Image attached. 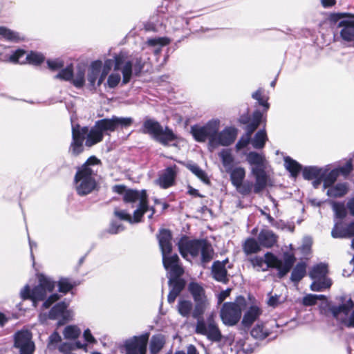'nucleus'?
<instances>
[{
  "instance_id": "f257e3e1",
  "label": "nucleus",
  "mask_w": 354,
  "mask_h": 354,
  "mask_svg": "<svg viewBox=\"0 0 354 354\" xmlns=\"http://www.w3.org/2000/svg\"><path fill=\"white\" fill-rule=\"evenodd\" d=\"M113 190L119 194H123V201L126 203L138 202V207L134 210L133 216L125 210L117 209L114 211V215L120 220L126 221L131 224L140 222L144 214L149 208L146 190L127 189L126 187L122 185H115Z\"/></svg>"
},
{
  "instance_id": "f03ea898",
  "label": "nucleus",
  "mask_w": 354,
  "mask_h": 354,
  "mask_svg": "<svg viewBox=\"0 0 354 354\" xmlns=\"http://www.w3.org/2000/svg\"><path fill=\"white\" fill-rule=\"evenodd\" d=\"M100 163L95 156H91L83 165L77 167L73 186L79 196H84L97 190V177Z\"/></svg>"
},
{
  "instance_id": "7ed1b4c3",
  "label": "nucleus",
  "mask_w": 354,
  "mask_h": 354,
  "mask_svg": "<svg viewBox=\"0 0 354 354\" xmlns=\"http://www.w3.org/2000/svg\"><path fill=\"white\" fill-rule=\"evenodd\" d=\"M113 67L114 71L122 72V84H127L130 82L133 72L136 76L140 75L144 64L140 57L129 58L125 53H120L113 59H106L101 70L109 73Z\"/></svg>"
},
{
  "instance_id": "20e7f679",
  "label": "nucleus",
  "mask_w": 354,
  "mask_h": 354,
  "mask_svg": "<svg viewBox=\"0 0 354 354\" xmlns=\"http://www.w3.org/2000/svg\"><path fill=\"white\" fill-rule=\"evenodd\" d=\"M181 256L188 260V256L193 258L200 257L201 264L205 267L214 257V250L212 245L205 239L189 240L186 236L182 237L178 243Z\"/></svg>"
},
{
  "instance_id": "39448f33",
  "label": "nucleus",
  "mask_w": 354,
  "mask_h": 354,
  "mask_svg": "<svg viewBox=\"0 0 354 354\" xmlns=\"http://www.w3.org/2000/svg\"><path fill=\"white\" fill-rule=\"evenodd\" d=\"M162 257V263L169 277H180L184 270L179 263L178 254H171L172 250L171 234L168 230H161L158 236Z\"/></svg>"
},
{
  "instance_id": "423d86ee",
  "label": "nucleus",
  "mask_w": 354,
  "mask_h": 354,
  "mask_svg": "<svg viewBox=\"0 0 354 354\" xmlns=\"http://www.w3.org/2000/svg\"><path fill=\"white\" fill-rule=\"evenodd\" d=\"M39 283L33 289L30 290L29 286H26L21 290V296L23 299H30L33 306H37V303L44 300L47 295L53 291L55 288V282L44 274H40L38 277Z\"/></svg>"
},
{
  "instance_id": "0eeeda50",
  "label": "nucleus",
  "mask_w": 354,
  "mask_h": 354,
  "mask_svg": "<svg viewBox=\"0 0 354 354\" xmlns=\"http://www.w3.org/2000/svg\"><path fill=\"white\" fill-rule=\"evenodd\" d=\"M142 133L149 134L157 142L164 146L169 145V142L176 139V136L168 127L164 128L156 120L146 119L142 125Z\"/></svg>"
},
{
  "instance_id": "6e6552de",
  "label": "nucleus",
  "mask_w": 354,
  "mask_h": 354,
  "mask_svg": "<svg viewBox=\"0 0 354 354\" xmlns=\"http://www.w3.org/2000/svg\"><path fill=\"white\" fill-rule=\"evenodd\" d=\"M246 301L243 296H239L234 302L224 303L221 307L220 317L225 326H234L240 320L242 310L245 306Z\"/></svg>"
},
{
  "instance_id": "1a4fd4ad",
  "label": "nucleus",
  "mask_w": 354,
  "mask_h": 354,
  "mask_svg": "<svg viewBox=\"0 0 354 354\" xmlns=\"http://www.w3.org/2000/svg\"><path fill=\"white\" fill-rule=\"evenodd\" d=\"M216 314L211 313L206 319H198L196 322L195 332L198 335L205 336L212 342H220L223 335L215 321Z\"/></svg>"
},
{
  "instance_id": "9d476101",
  "label": "nucleus",
  "mask_w": 354,
  "mask_h": 354,
  "mask_svg": "<svg viewBox=\"0 0 354 354\" xmlns=\"http://www.w3.org/2000/svg\"><path fill=\"white\" fill-rule=\"evenodd\" d=\"M219 127L220 121L213 119L203 126H192L190 133L196 142H205L208 140V148L212 151V139H214L215 133L219 130Z\"/></svg>"
},
{
  "instance_id": "9b49d317",
  "label": "nucleus",
  "mask_w": 354,
  "mask_h": 354,
  "mask_svg": "<svg viewBox=\"0 0 354 354\" xmlns=\"http://www.w3.org/2000/svg\"><path fill=\"white\" fill-rule=\"evenodd\" d=\"M353 308L354 301L350 298L342 304L330 306L329 311L334 318L345 326L354 328V310L350 313Z\"/></svg>"
},
{
  "instance_id": "f8f14e48",
  "label": "nucleus",
  "mask_w": 354,
  "mask_h": 354,
  "mask_svg": "<svg viewBox=\"0 0 354 354\" xmlns=\"http://www.w3.org/2000/svg\"><path fill=\"white\" fill-rule=\"evenodd\" d=\"M133 119L130 117L122 118L113 116L111 118H104L97 120L96 127L104 134L116 131L119 127L126 128L131 125Z\"/></svg>"
},
{
  "instance_id": "ddd939ff",
  "label": "nucleus",
  "mask_w": 354,
  "mask_h": 354,
  "mask_svg": "<svg viewBox=\"0 0 354 354\" xmlns=\"http://www.w3.org/2000/svg\"><path fill=\"white\" fill-rule=\"evenodd\" d=\"M230 174V180L236 191L242 195L249 194L252 189L253 183L250 181H245V170L241 167L232 168L230 171H227Z\"/></svg>"
},
{
  "instance_id": "4468645a",
  "label": "nucleus",
  "mask_w": 354,
  "mask_h": 354,
  "mask_svg": "<svg viewBox=\"0 0 354 354\" xmlns=\"http://www.w3.org/2000/svg\"><path fill=\"white\" fill-rule=\"evenodd\" d=\"M348 17L347 19L339 21L338 26L342 27L340 35L342 38L347 41H354V15L348 13H333L330 15V19L335 22Z\"/></svg>"
},
{
  "instance_id": "2eb2a0df",
  "label": "nucleus",
  "mask_w": 354,
  "mask_h": 354,
  "mask_svg": "<svg viewBox=\"0 0 354 354\" xmlns=\"http://www.w3.org/2000/svg\"><path fill=\"white\" fill-rule=\"evenodd\" d=\"M15 347L20 354H33L35 346L32 341V334L28 330H22L15 334Z\"/></svg>"
},
{
  "instance_id": "dca6fc26",
  "label": "nucleus",
  "mask_w": 354,
  "mask_h": 354,
  "mask_svg": "<svg viewBox=\"0 0 354 354\" xmlns=\"http://www.w3.org/2000/svg\"><path fill=\"white\" fill-rule=\"evenodd\" d=\"M238 130L233 127H227L221 131L219 130L215 133L214 139H212V151L218 146L227 147L236 140Z\"/></svg>"
},
{
  "instance_id": "f3484780",
  "label": "nucleus",
  "mask_w": 354,
  "mask_h": 354,
  "mask_svg": "<svg viewBox=\"0 0 354 354\" xmlns=\"http://www.w3.org/2000/svg\"><path fill=\"white\" fill-rule=\"evenodd\" d=\"M268 264L278 270L279 278H283L290 270L293 266L295 258L293 255L287 254L285 256L284 262L279 259L273 254L267 255Z\"/></svg>"
},
{
  "instance_id": "a211bd4d",
  "label": "nucleus",
  "mask_w": 354,
  "mask_h": 354,
  "mask_svg": "<svg viewBox=\"0 0 354 354\" xmlns=\"http://www.w3.org/2000/svg\"><path fill=\"white\" fill-rule=\"evenodd\" d=\"M149 335L134 336L125 342L126 354H146Z\"/></svg>"
},
{
  "instance_id": "6ab92c4d",
  "label": "nucleus",
  "mask_w": 354,
  "mask_h": 354,
  "mask_svg": "<svg viewBox=\"0 0 354 354\" xmlns=\"http://www.w3.org/2000/svg\"><path fill=\"white\" fill-rule=\"evenodd\" d=\"M86 129H80L75 125L72 126V142L69 147V153L73 156H77L84 150V141L86 138Z\"/></svg>"
},
{
  "instance_id": "aec40b11",
  "label": "nucleus",
  "mask_w": 354,
  "mask_h": 354,
  "mask_svg": "<svg viewBox=\"0 0 354 354\" xmlns=\"http://www.w3.org/2000/svg\"><path fill=\"white\" fill-rule=\"evenodd\" d=\"M68 306V304L65 301H60L55 304L48 312V319L52 320L58 319H69L72 317V312L67 310Z\"/></svg>"
},
{
  "instance_id": "412c9836",
  "label": "nucleus",
  "mask_w": 354,
  "mask_h": 354,
  "mask_svg": "<svg viewBox=\"0 0 354 354\" xmlns=\"http://www.w3.org/2000/svg\"><path fill=\"white\" fill-rule=\"evenodd\" d=\"M75 127H78V130L86 129L85 145L87 147H92L103 140L104 135L101 131L99 130V128L96 127L95 124L90 129L88 127H81L79 124H76Z\"/></svg>"
},
{
  "instance_id": "4be33fe9",
  "label": "nucleus",
  "mask_w": 354,
  "mask_h": 354,
  "mask_svg": "<svg viewBox=\"0 0 354 354\" xmlns=\"http://www.w3.org/2000/svg\"><path fill=\"white\" fill-rule=\"evenodd\" d=\"M251 173L255 178V183L253 184L252 188L254 189V192L258 194L267 186L268 176L265 169L261 168H252Z\"/></svg>"
},
{
  "instance_id": "5701e85b",
  "label": "nucleus",
  "mask_w": 354,
  "mask_h": 354,
  "mask_svg": "<svg viewBox=\"0 0 354 354\" xmlns=\"http://www.w3.org/2000/svg\"><path fill=\"white\" fill-rule=\"evenodd\" d=\"M177 173L176 165L168 167L157 180V183L163 189H167L173 185Z\"/></svg>"
},
{
  "instance_id": "b1692460",
  "label": "nucleus",
  "mask_w": 354,
  "mask_h": 354,
  "mask_svg": "<svg viewBox=\"0 0 354 354\" xmlns=\"http://www.w3.org/2000/svg\"><path fill=\"white\" fill-rule=\"evenodd\" d=\"M333 238H351L354 236V221L346 227L341 226L340 223H335L331 231Z\"/></svg>"
},
{
  "instance_id": "393cba45",
  "label": "nucleus",
  "mask_w": 354,
  "mask_h": 354,
  "mask_svg": "<svg viewBox=\"0 0 354 354\" xmlns=\"http://www.w3.org/2000/svg\"><path fill=\"white\" fill-rule=\"evenodd\" d=\"M102 62L100 60H95L91 62L88 74H87V80L89 84V86L95 88V83L102 69Z\"/></svg>"
},
{
  "instance_id": "a878e982",
  "label": "nucleus",
  "mask_w": 354,
  "mask_h": 354,
  "mask_svg": "<svg viewBox=\"0 0 354 354\" xmlns=\"http://www.w3.org/2000/svg\"><path fill=\"white\" fill-rule=\"evenodd\" d=\"M213 277L218 281L227 283V270L225 268V261H215L212 267Z\"/></svg>"
},
{
  "instance_id": "bb28decb",
  "label": "nucleus",
  "mask_w": 354,
  "mask_h": 354,
  "mask_svg": "<svg viewBox=\"0 0 354 354\" xmlns=\"http://www.w3.org/2000/svg\"><path fill=\"white\" fill-rule=\"evenodd\" d=\"M328 172V166L319 167L316 166L306 167L303 169V176L306 180L324 177Z\"/></svg>"
},
{
  "instance_id": "cd10ccee",
  "label": "nucleus",
  "mask_w": 354,
  "mask_h": 354,
  "mask_svg": "<svg viewBox=\"0 0 354 354\" xmlns=\"http://www.w3.org/2000/svg\"><path fill=\"white\" fill-rule=\"evenodd\" d=\"M246 160L252 165V168L266 169V160L264 155L256 151H250L246 156Z\"/></svg>"
},
{
  "instance_id": "c85d7f7f",
  "label": "nucleus",
  "mask_w": 354,
  "mask_h": 354,
  "mask_svg": "<svg viewBox=\"0 0 354 354\" xmlns=\"http://www.w3.org/2000/svg\"><path fill=\"white\" fill-rule=\"evenodd\" d=\"M261 313V311L259 308L255 306H251L244 314L242 324L245 327H250L257 319Z\"/></svg>"
},
{
  "instance_id": "c756f323",
  "label": "nucleus",
  "mask_w": 354,
  "mask_h": 354,
  "mask_svg": "<svg viewBox=\"0 0 354 354\" xmlns=\"http://www.w3.org/2000/svg\"><path fill=\"white\" fill-rule=\"evenodd\" d=\"M326 194L331 198H339L344 196L348 190V185L346 183H339L336 185H330L327 188Z\"/></svg>"
},
{
  "instance_id": "7c9ffc66",
  "label": "nucleus",
  "mask_w": 354,
  "mask_h": 354,
  "mask_svg": "<svg viewBox=\"0 0 354 354\" xmlns=\"http://www.w3.org/2000/svg\"><path fill=\"white\" fill-rule=\"evenodd\" d=\"M259 243L266 248H270L277 242V236L269 230H263L258 236Z\"/></svg>"
},
{
  "instance_id": "2f4dec72",
  "label": "nucleus",
  "mask_w": 354,
  "mask_h": 354,
  "mask_svg": "<svg viewBox=\"0 0 354 354\" xmlns=\"http://www.w3.org/2000/svg\"><path fill=\"white\" fill-rule=\"evenodd\" d=\"M194 302L195 305L192 313V317L197 320L204 319L202 316L209 305L208 299H199Z\"/></svg>"
},
{
  "instance_id": "473e14b6",
  "label": "nucleus",
  "mask_w": 354,
  "mask_h": 354,
  "mask_svg": "<svg viewBox=\"0 0 354 354\" xmlns=\"http://www.w3.org/2000/svg\"><path fill=\"white\" fill-rule=\"evenodd\" d=\"M218 156L225 171H230L233 168L234 158L229 149H223L218 153Z\"/></svg>"
},
{
  "instance_id": "72a5a7b5",
  "label": "nucleus",
  "mask_w": 354,
  "mask_h": 354,
  "mask_svg": "<svg viewBox=\"0 0 354 354\" xmlns=\"http://www.w3.org/2000/svg\"><path fill=\"white\" fill-rule=\"evenodd\" d=\"M327 272V266L325 263H320L312 268L309 272V277L312 279H328L326 277Z\"/></svg>"
},
{
  "instance_id": "f704fd0d",
  "label": "nucleus",
  "mask_w": 354,
  "mask_h": 354,
  "mask_svg": "<svg viewBox=\"0 0 354 354\" xmlns=\"http://www.w3.org/2000/svg\"><path fill=\"white\" fill-rule=\"evenodd\" d=\"M284 167L293 178H296L302 169L301 165L298 162L289 156L284 158Z\"/></svg>"
},
{
  "instance_id": "c9c22d12",
  "label": "nucleus",
  "mask_w": 354,
  "mask_h": 354,
  "mask_svg": "<svg viewBox=\"0 0 354 354\" xmlns=\"http://www.w3.org/2000/svg\"><path fill=\"white\" fill-rule=\"evenodd\" d=\"M0 39L9 41L17 42L24 39L19 32H15L3 26H0Z\"/></svg>"
},
{
  "instance_id": "e433bc0d",
  "label": "nucleus",
  "mask_w": 354,
  "mask_h": 354,
  "mask_svg": "<svg viewBox=\"0 0 354 354\" xmlns=\"http://www.w3.org/2000/svg\"><path fill=\"white\" fill-rule=\"evenodd\" d=\"M6 50L9 52L3 57H1L2 53H0V60L3 62H10L13 63L19 62L20 59L26 54V52L21 49L13 51L8 48L6 49Z\"/></svg>"
},
{
  "instance_id": "4c0bfd02",
  "label": "nucleus",
  "mask_w": 354,
  "mask_h": 354,
  "mask_svg": "<svg viewBox=\"0 0 354 354\" xmlns=\"http://www.w3.org/2000/svg\"><path fill=\"white\" fill-rule=\"evenodd\" d=\"M188 290L194 301L207 299L204 288L196 282H191L188 286Z\"/></svg>"
},
{
  "instance_id": "58836bf2",
  "label": "nucleus",
  "mask_w": 354,
  "mask_h": 354,
  "mask_svg": "<svg viewBox=\"0 0 354 354\" xmlns=\"http://www.w3.org/2000/svg\"><path fill=\"white\" fill-rule=\"evenodd\" d=\"M86 68L83 66L78 65L75 73H73V77L71 80L73 84L77 88H81L85 83Z\"/></svg>"
},
{
  "instance_id": "ea45409f",
  "label": "nucleus",
  "mask_w": 354,
  "mask_h": 354,
  "mask_svg": "<svg viewBox=\"0 0 354 354\" xmlns=\"http://www.w3.org/2000/svg\"><path fill=\"white\" fill-rule=\"evenodd\" d=\"M170 43V39L167 37H155L149 39L147 41L148 46L154 47V53L158 55L161 51V48Z\"/></svg>"
},
{
  "instance_id": "a19ab883",
  "label": "nucleus",
  "mask_w": 354,
  "mask_h": 354,
  "mask_svg": "<svg viewBox=\"0 0 354 354\" xmlns=\"http://www.w3.org/2000/svg\"><path fill=\"white\" fill-rule=\"evenodd\" d=\"M187 168L191 171L196 176H197L203 183L206 185H209L210 183L209 179L206 174V172L199 167L195 163H188L186 165Z\"/></svg>"
},
{
  "instance_id": "79ce46f5",
  "label": "nucleus",
  "mask_w": 354,
  "mask_h": 354,
  "mask_svg": "<svg viewBox=\"0 0 354 354\" xmlns=\"http://www.w3.org/2000/svg\"><path fill=\"white\" fill-rule=\"evenodd\" d=\"M306 265L304 262L299 263L294 268L290 279L295 283H298L305 276L306 272Z\"/></svg>"
},
{
  "instance_id": "37998d69",
  "label": "nucleus",
  "mask_w": 354,
  "mask_h": 354,
  "mask_svg": "<svg viewBox=\"0 0 354 354\" xmlns=\"http://www.w3.org/2000/svg\"><path fill=\"white\" fill-rule=\"evenodd\" d=\"M268 254H271L270 252H267L265 254V259L260 257H255L251 259V263L254 268L257 269V271H266L268 268H273L272 266H270L268 264L267 255Z\"/></svg>"
},
{
  "instance_id": "c03bdc74",
  "label": "nucleus",
  "mask_w": 354,
  "mask_h": 354,
  "mask_svg": "<svg viewBox=\"0 0 354 354\" xmlns=\"http://www.w3.org/2000/svg\"><path fill=\"white\" fill-rule=\"evenodd\" d=\"M267 140L266 132L264 129L259 130L256 133L251 143L254 149H260L263 148Z\"/></svg>"
},
{
  "instance_id": "a18cd8bd",
  "label": "nucleus",
  "mask_w": 354,
  "mask_h": 354,
  "mask_svg": "<svg viewBox=\"0 0 354 354\" xmlns=\"http://www.w3.org/2000/svg\"><path fill=\"white\" fill-rule=\"evenodd\" d=\"M178 310L183 317H189L192 315L193 304L190 301L180 300L178 304Z\"/></svg>"
},
{
  "instance_id": "49530a36",
  "label": "nucleus",
  "mask_w": 354,
  "mask_h": 354,
  "mask_svg": "<svg viewBox=\"0 0 354 354\" xmlns=\"http://www.w3.org/2000/svg\"><path fill=\"white\" fill-rule=\"evenodd\" d=\"M313 281L310 285L312 291H322L330 287L331 281L329 279H313Z\"/></svg>"
},
{
  "instance_id": "de8ad7c7",
  "label": "nucleus",
  "mask_w": 354,
  "mask_h": 354,
  "mask_svg": "<svg viewBox=\"0 0 354 354\" xmlns=\"http://www.w3.org/2000/svg\"><path fill=\"white\" fill-rule=\"evenodd\" d=\"M165 340L161 335L153 336L150 342V351L152 354L158 353L163 347Z\"/></svg>"
},
{
  "instance_id": "09e8293b",
  "label": "nucleus",
  "mask_w": 354,
  "mask_h": 354,
  "mask_svg": "<svg viewBox=\"0 0 354 354\" xmlns=\"http://www.w3.org/2000/svg\"><path fill=\"white\" fill-rule=\"evenodd\" d=\"M261 118L262 115L259 111H255L254 113L252 122L248 124L246 127V135H249L250 137H251L253 132L259 126Z\"/></svg>"
},
{
  "instance_id": "8fccbe9b",
  "label": "nucleus",
  "mask_w": 354,
  "mask_h": 354,
  "mask_svg": "<svg viewBox=\"0 0 354 354\" xmlns=\"http://www.w3.org/2000/svg\"><path fill=\"white\" fill-rule=\"evenodd\" d=\"M339 176L338 171L335 169L329 171V168L328 167V172L323 177L324 178V185L323 187L324 189H326L328 187L333 185L335 182L337 180L338 176Z\"/></svg>"
},
{
  "instance_id": "3c124183",
  "label": "nucleus",
  "mask_w": 354,
  "mask_h": 354,
  "mask_svg": "<svg viewBox=\"0 0 354 354\" xmlns=\"http://www.w3.org/2000/svg\"><path fill=\"white\" fill-rule=\"evenodd\" d=\"M73 77V67L72 64L67 66L62 69L55 77V79H59L64 81L71 82Z\"/></svg>"
},
{
  "instance_id": "603ef678",
  "label": "nucleus",
  "mask_w": 354,
  "mask_h": 354,
  "mask_svg": "<svg viewBox=\"0 0 354 354\" xmlns=\"http://www.w3.org/2000/svg\"><path fill=\"white\" fill-rule=\"evenodd\" d=\"M169 284L171 286V290L180 294L184 288L185 283L180 277H169Z\"/></svg>"
},
{
  "instance_id": "864d4df0",
  "label": "nucleus",
  "mask_w": 354,
  "mask_h": 354,
  "mask_svg": "<svg viewBox=\"0 0 354 354\" xmlns=\"http://www.w3.org/2000/svg\"><path fill=\"white\" fill-rule=\"evenodd\" d=\"M243 250L246 254H249L259 252L260 247L258 242L254 239L251 238L245 242Z\"/></svg>"
},
{
  "instance_id": "5fc2aeb1",
  "label": "nucleus",
  "mask_w": 354,
  "mask_h": 354,
  "mask_svg": "<svg viewBox=\"0 0 354 354\" xmlns=\"http://www.w3.org/2000/svg\"><path fill=\"white\" fill-rule=\"evenodd\" d=\"M81 333V330L74 325L67 326L63 332L66 339H74L77 338Z\"/></svg>"
},
{
  "instance_id": "6e6d98bb",
  "label": "nucleus",
  "mask_w": 354,
  "mask_h": 354,
  "mask_svg": "<svg viewBox=\"0 0 354 354\" xmlns=\"http://www.w3.org/2000/svg\"><path fill=\"white\" fill-rule=\"evenodd\" d=\"M86 344L82 343L80 342H76L75 344H71L68 342L62 343L59 345L58 347V349L60 352H66V351H71L72 350H74L75 348H82V349H86Z\"/></svg>"
},
{
  "instance_id": "4d7b16f0",
  "label": "nucleus",
  "mask_w": 354,
  "mask_h": 354,
  "mask_svg": "<svg viewBox=\"0 0 354 354\" xmlns=\"http://www.w3.org/2000/svg\"><path fill=\"white\" fill-rule=\"evenodd\" d=\"M250 334L255 339H263L268 336L269 333L264 330L263 325L257 324L252 329Z\"/></svg>"
},
{
  "instance_id": "13d9d810",
  "label": "nucleus",
  "mask_w": 354,
  "mask_h": 354,
  "mask_svg": "<svg viewBox=\"0 0 354 354\" xmlns=\"http://www.w3.org/2000/svg\"><path fill=\"white\" fill-rule=\"evenodd\" d=\"M333 209L336 217L338 218L342 219L346 216V209L344 203L334 202L333 203Z\"/></svg>"
},
{
  "instance_id": "bf43d9fd",
  "label": "nucleus",
  "mask_w": 354,
  "mask_h": 354,
  "mask_svg": "<svg viewBox=\"0 0 354 354\" xmlns=\"http://www.w3.org/2000/svg\"><path fill=\"white\" fill-rule=\"evenodd\" d=\"M26 59L29 63L34 65H39L44 62V57L41 53L31 52L26 55Z\"/></svg>"
},
{
  "instance_id": "052dcab7",
  "label": "nucleus",
  "mask_w": 354,
  "mask_h": 354,
  "mask_svg": "<svg viewBox=\"0 0 354 354\" xmlns=\"http://www.w3.org/2000/svg\"><path fill=\"white\" fill-rule=\"evenodd\" d=\"M121 80V76L118 73H113L109 75L106 84L111 88H115Z\"/></svg>"
},
{
  "instance_id": "680f3d73",
  "label": "nucleus",
  "mask_w": 354,
  "mask_h": 354,
  "mask_svg": "<svg viewBox=\"0 0 354 354\" xmlns=\"http://www.w3.org/2000/svg\"><path fill=\"white\" fill-rule=\"evenodd\" d=\"M59 290L60 292L66 293L70 291L73 285L70 282L68 279H61L58 283Z\"/></svg>"
},
{
  "instance_id": "e2e57ef3",
  "label": "nucleus",
  "mask_w": 354,
  "mask_h": 354,
  "mask_svg": "<svg viewBox=\"0 0 354 354\" xmlns=\"http://www.w3.org/2000/svg\"><path fill=\"white\" fill-rule=\"evenodd\" d=\"M124 230V227L122 224L119 223L117 221H113L110 223V226L108 229V232L111 234H117L118 233L122 232Z\"/></svg>"
},
{
  "instance_id": "0e129e2a",
  "label": "nucleus",
  "mask_w": 354,
  "mask_h": 354,
  "mask_svg": "<svg viewBox=\"0 0 354 354\" xmlns=\"http://www.w3.org/2000/svg\"><path fill=\"white\" fill-rule=\"evenodd\" d=\"M62 340L61 336L59 335L58 333L54 332L53 334H51L48 338V347L50 349H54L59 342H60Z\"/></svg>"
},
{
  "instance_id": "69168bd1",
  "label": "nucleus",
  "mask_w": 354,
  "mask_h": 354,
  "mask_svg": "<svg viewBox=\"0 0 354 354\" xmlns=\"http://www.w3.org/2000/svg\"><path fill=\"white\" fill-rule=\"evenodd\" d=\"M47 65L50 70L56 71L64 66V62L60 59H48L47 60Z\"/></svg>"
},
{
  "instance_id": "338daca9",
  "label": "nucleus",
  "mask_w": 354,
  "mask_h": 354,
  "mask_svg": "<svg viewBox=\"0 0 354 354\" xmlns=\"http://www.w3.org/2000/svg\"><path fill=\"white\" fill-rule=\"evenodd\" d=\"M251 142V137L249 135H243L236 144V149L239 151L245 147Z\"/></svg>"
},
{
  "instance_id": "774afa93",
  "label": "nucleus",
  "mask_w": 354,
  "mask_h": 354,
  "mask_svg": "<svg viewBox=\"0 0 354 354\" xmlns=\"http://www.w3.org/2000/svg\"><path fill=\"white\" fill-rule=\"evenodd\" d=\"M338 171L339 174H342L344 176H347L353 170V165L351 160H348L346 164L342 166L336 168Z\"/></svg>"
}]
</instances>
